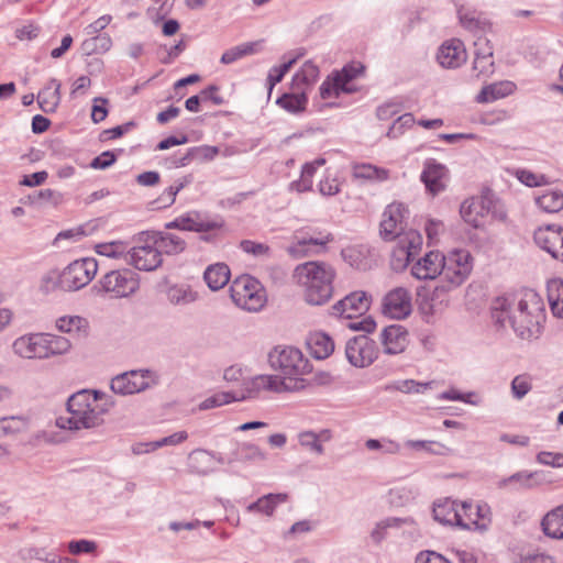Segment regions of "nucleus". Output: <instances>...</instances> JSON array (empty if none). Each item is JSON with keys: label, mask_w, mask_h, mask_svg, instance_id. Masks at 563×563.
<instances>
[{"label": "nucleus", "mask_w": 563, "mask_h": 563, "mask_svg": "<svg viewBox=\"0 0 563 563\" xmlns=\"http://www.w3.org/2000/svg\"><path fill=\"white\" fill-rule=\"evenodd\" d=\"M408 208L401 202H391L383 211L379 236L386 242L395 241L390 264L395 271H404L422 249V236L413 229L405 230Z\"/></svg>", "instance_id": "1"}, {"label": "nucleus", "mask_w": 563, "mask_h": 563, "mask_svg": "<svg viewBox=\"0 0 563 563\" xmlns=\"http://www.w3.org/2000/svg\"><path fill=\"white\" fill-rule=\"evenodd\" d=\"M334 267L325 262L310 261L296 266L292 280L310 305H323L333 296Z\"/></svg>", "instance_id": "2"}, {"label": "nucleus", "mask_w": 563, "mask_h": 563, "mask_svg": "<svg viewBox=\"0 0 563 563\" xmlns=\"http://www.w3.org/2000/svg\"><path fill=\"white\" fill-rule=\"evenodd\" d=\"M68 418L59 417L57 426L68 429L93 428L103 422L110 401L104 394L81 390L68 400Z\"/></svg>", "instance_id": "3"}, {"label": "nucleus", "mask_w": 563, "mask_h": 563, "mask_svg": "<svg viewBox=\"0 0 563 563\" xmlns=\"http://www.w3.org/2000/svg\"><path fill=\"white\" fill-rule=\"evenodd\" d=\"M333 241L334 236L330 231L319 227H305L294 232L288 253L297 257L321 254L328 251Z\"/></svg>", "instance_id": "4"}, {"label": "nucleus", "mask_w": 563, "mask_h": 563, "mask_svg": "<svg viewBox=\"0 0 563 563\" xmlns=\"http://www.w3.org/2000/svg\"><path fill=\"white\" fill-rule=\"evenodd\" d=\"M233 302L247 311H258L266 302V292L262 284L250 275L236 277L230 286Z\"/></svg>", "instance_id": "5"}, {"label": "nucleus", "mask_w": 563, "mask_h": 563, "mask_svg": "<svg viewBox=\"0 0 563 563\" xmlns=\"http://www.w3.org/2000/svg\"><path fill=\"white\" fill-rule=\"evenodd\" d=\"M268 362L285 379H305L303 376L310 373L308 360L298 349L291 346H276L269 352Z\"/></svg>", "instance_id": "6"}, {"label": "nucleus", "mask_w": 563, "mask_h": 563, "mask_svg": "<svg viewBox=\"0 0 563 563\" xmlns=\"http://www.w3.org/2000/svg\"><path fill=\"white\" fill-rule=\"evenodd\" d=\"M128 254L129 264L140 271H155L163 263V258L150 231L141 232L135 238V244Z\"/></svg>", "instance_id": "7"}, {"label": "nucleus", "mask_w": 563, "mask_h": 563, "mask_svg": "<svg viewBox=\"0 0 563 563\" xmlns=\"http://www.w3.org/2000/svg\"><path fill=\"white\" fill-rule=\"evenodd\" d=\"M224 222L220 218H203L198 212H187L166 223L167 229L198 232L203 241L217 239L223 230Z\"/></svg>", "instance_id": "8"}, {"label": "nucleus", "mask_w": 563, "mask_h": 563, "mask_svg": "<svg viewBox=\"0 0 563 563\" xmlns=\"http://www.w3.org/2000/svg\"><path fill=\"white\" fill-rule=\"evenodd\" d=\"M443 266V283L441 286L445 290H451L461 286L471 275L473 269V257L466 250H454L450 252Z\"/></svg>", "instance_id": "9"}, {"label": "nucleus", "mask_w": 563, "mask_h": 563, "mask_svg": "<svg viewBox=\"0 0 563 563\" xmlns=\"http://www.w3.org/2000/svg\"><path fill=\"white\" fill-rule=\"evenodd\" d=\"M98 272L95 258L86 257L74 261L62 273L59 286L67 291L77 290L88 285Z\"/></svg>", "instance_id": "10"}, {"label": "nucleus", "mask_w": 563, "mask_h": 563, "mask_svg": "<svg viewBox=\"0 0 563 563\" xmlns=\"http://www.w3.org/2000/svg\"><path fill=\"white\" fill-rule=\"evenodd\" d=\"M364 73V66L358 62H353L341 71L333 74L324 80L320 87L322 99L338 97L341 92L350 93L356 90L353 81Z\"/></svg>", "instance_id": "11"}, {"label": "nucleus", "mask_w": 563, "mask_h": 563, "mask_svg": "<svg viewBox=\"0 0 563 563\" xmlns=\"http://www.w3.org/2000/svg\"><path fill=\"white\" fill-rule=\"evenodd\" d=\"M541 311L540 300L533 294L526 295L515 302V314L510 320V327L522 338L530 335L532 327L538 323Z\"/></svg>", "instance_id": "12"}, {"label": "nucleus", "mask_w": 563, "mask_h": 563, "mask_svg": "<svg viewBox=\"0 0 563 563\" xmlns=\"http://www.w3.org/2000/svg\"><path fill=\"white\" fill-rule=\"evenodd\" d=\"M101 288L115 298L128 297L139 288V279L130 269L112 271L100 280Z\"/></svg>", "instance_id": "13"}, {"label": "nucleus", "mask_w": 563, "mask_h": 563, "mask_svg": "<svg viewBox=\"0 0 563 563\" xmlns=\"http://www.w3.org/2000/svg\"><path fill=\"white\" fill-rule=\"evenodd\" d=\"M492 205L487 196L472 197L462 202L460 214L466 224L481 229L489 222Z\"/></svg>", "instance_id": "14"}, {"label": "nucleus", "mask_w": 563, "mask_h": 563, "mask_svg": "<svg viewBox=\"0 0 563 563\" xmlns=\"http://www.w3.org/2000/svg\"><path fill=\"white\" fill-rule=\"evenodd\" d=\"M457 526L467 530L485 531L492 523V510L487 504L474 506L472 503L462 501Z\"/></svg>", "instance_id": "15"}, {"label": "nucleus", "mask_w": 563, "mask_h": 563, "mask_svg": "<svg viewBox=\"0 0 563 563\" xmlns=\"http://www.w3.org/2000/svg\"><path fill=\"white\" fill-rule=\"evenodd\" d=\"M345 354L352 365L365 367L377 358L378 350L375 341L366 335H360L347 342Z\"/></svg>", "instance_id": "16"}, {"label": "nucleus", "mask_w": 563, "mask_h": 563, "mask_svg": "<svg viewBox=\"0 0 563 563\" xmlns=\"http://www.w3.org/2000/svg\"><path fill=\"white\" fill-rule=\"evenodd\" d=\"M412 310L410 291L404 287H397L388 291L383 299V313L391 319H404Z\"/></svg>", "instance_id": "17"}, {"label": "nucleus", "mask_w": 563, "mask_h": 563, "mask_svg": "<svg viewBox=\"0 0 563 563\" xmlns=\"http://www.w3.org/2000/svg\"><path fill=\"white\" fill-rule=\"evenodd\" d=\"M252 388L256 391L284 393L299 391L307 387L306 379H285L277 375H258L251 382Z\"/></svg>", "instance_id": "18"}, {"label": "nucleus", "mask_w": 563, "mask_h": 563, "mask_svg": "<svg viewBox=\"0 0 563 563\" xmlns=\"http://www.w3.org/2000/svg\"><path fill=\"white\" fill-rule=\"evenodd\" d=\"M537 245L553 258L563 262V228L556 224L540 227L534 232Z\"/></svg>", "instance_id": "19"}, {"label": "nucleus", "mask_w": 563, "mask_h": 563, "mask_svg": "<svg viewBox=\"0 0 563 563\" xmlns=\"http://www.w3.org/2000/svg\"><path fill=\"white\" fill-rule=\"evenodd\" d=\"M152 383L147 371H131L115 376L111 380V389L115 394L132 395L146 389Z\"/></svg>", "instance_id": "20"}, {"label": "nucleus", "mask_w": 563, "mask_h": 563, "mask_svg": "<svg viewBox=\"0 0 563 563\" xmlns=\"http://www.w3.org/2000/svg\"><path fill=\"white\" fill-rule=\"evenodd\" d=\"M369 305L371 297L366 292L357 290L338 301L332 307V312L336 317L352 319L364 314L368 310Z\"/></svg>", "instance_id": "21"}, {"label": "nucleus", "mask_w": 563, "mask_h": 563, "mask_svg": "<svg viewBox=\"0 0 563 563\" xmlns=\"http://www.w3.org/2000/svg\"><path fill=\"white\" fill-rule=\"evenodd\" d=\"M420 178L428 192L435 196L446 188L450 178L449 169L445 165L430 158L424 162Z\"/></svg>", "instance_id": "22"}, {"label": "nucleus", "mask_w": 563, "mask_h": 563, "mask_svg": "<svg viewBox=\"0 0 563 563\" xmlns=\"http://www.w3.org/2000/svg\"><path fill=\"white\" fill-rule=\"evenodd\" d=\"M445 258L439 251L427 253L412 266V275L418 279H433L442 274Z\"/></svg>", "instance_id": "23"}, {"label": "nucleus", "mask_w": 563, "mask_h": 563, "mask_svg": "<svg viewBox=\"0 0 563 563\" xmlns=\"http://www.w3.org/2000/svg\"><path fill=\"white\" fill-rule=\"evenodd\" d=\"M380 341L386 354H400L409 344L408 331L400 324H391L382 331Z\"/></svg>", "instance_id": "24"}, {"label": "nucleus", "mask_w": 563, "mask_h": 563, "mask_svg": "<svg viewBox=\"0 0 563 563\" xmlns=\"http://www.w3.org/2000/svg\"><path fill=\"white\" fill-rule=\"evenodd\" d=\"M12 349L23 358H44V333L22 335L13 342Z\"/></svg>", "instance_id": "25"}, {"label": "nucleus", "mask_w": 563, "mask_h": 563, "mask_svg": "<svg viewBox=\"0 0 563 563\" xmlns=\"http://www.w3.org/2000/svg\"><path fill=\"white\" fill-rule=\"evenodd\" d=\"M437 58L442 67L456 68L466 62L467 54L464 44L452 38L440 46Z\"/></svg>", "instance_id": "26"}, {"label": "nucleus", "mask_w": 563, "mask_h": 563, "mask_svg": "<svg viewBox=\"0 0 563 563\" xmlns=\"http://www.w3.org/2000/svg\"><path fill=\"white\" fill-rule=\"evenodd\" d=\"M475 58L473 62V70L476 71V77L488 76L494 73L493 49L489 41L485 37H479L475 42Z\"/></svg>", "instance_id": "27"}, {"label": "nucleus", "mask_w": 563, "mask_h": 563, "mask_svg": "<svg viewBox=\"0 0 563 563\" xmlns=\"http://www.w3.org/2000/svg\"><path fill=\"white\" fill-rule=\"evenodd\" d=\"M163 292L167 301L175 306L192 303L199 297L198 291L185 283H166Z\"/></svg>", "instance_id": "28"}, {"label": "nucleus", "mask_w": 563, "mask_h": 563, "mask_svg": "<svg viewBox=\"0 0 563 563\" xmlns=\"http://www.w3.org/2000/svg\"><path fill=\"white\" fill-rule=\"evenodd\" d=\"M516 90V85L509 80H503L486 85L476 96L475 100L478 103H489L512 95Z\"/></svg>", "instance_id": "29"}, {"label": "nucleus", "mask_w": 563, "mask_h": 563, "mask_svg": "<svg viewBox=\"0 0 563 563\" xmlns=\"http://www.w3.org/2000/svg\"><path fill=\"white\" fill-rule=\"evenodd\" d=\"M151 234L161 255H178L187 247L186 241L177 234L155 231H152Z\"/></svg>", "instance_id": "30"}, {"label": "nucleus", "mask_w": 563, "mask_h": 563, "mask_svg": "<svg viewBox=\"0 0 563 563\" xmlns=\"http://www.w3.org/2000/svg\"><path fill=\"white\" fill-rule=\"evenodd\" d=\"M37 102L44 112H54L60 102V82L55 78L51 79L37 93Z\"/></svg>", "instance_id": "31"}, {"label": "nucleus", "mask_w": 563, "mask_h": 563, "mask_svg": "<svg viewBox=\"0 0 563 563\" xmlns=\"http://www.w3.org/2000/svg\"><path fill=\"white\" fill-rule=\"evenodd\" d=\"M462 501L444 499L435 504L433 508L434 519L444 525L457 526Z\"/></svg>", "instance_id": "32"}, {"label": "nucleus", "mask_w": 563, "mask_h": 563, "mask_svg": "<svg viewBox=\"0 0 563 563\" xmlns=\"http://www.w3.org/2000/svg\"><path fill=\"white\" fill-rule=\"evenodd\" d=\"M55 327L59 332L73 336H86L89 332L88 320L80 316H62L56 319Z\"/></svg>", "instance_id": "33"}, {"label": "nucleus", "mask_w": 563, "mask_h": 563, "mask_svg": "<svg viewBox=\"0 0 563 563\" xmlns=\"http://www.w3.org/2000/svg\"><path fill=\"white\" fill-rule=\"evenodd\" d=\"M231 271L224 263L211 264L203 273V279L212 291L223 288L229 283Z\"/></svg>", "instance_id": "34"}, {"label": "nucleus", "mask_w": 563, "mask_h": 563, "mask_svg": "<svg viewBox=\"0 0 563 563\" xmlns=\"http://www.w3.org/2000/svg\"><path fill=\"white\" fill-rule=\"evenodd\" d=\"M541 527L547 537L563 540V504L545 514Z\"/></svg>", "instance_id": "35"}, {"label": "nucleus", "mask_w": 563, "mask_h": 563, "mask_svg": "<svg viewBox=\"0 0 563 563\" xmlns=\"http://www.w3.org/2000/svg\"><path fill=\"white\" fill-rule=\"evenodd\" d=\"M310 353L318 360L329 357L334 351V343L332 339L323 332H313L309 335L307 341Z\"/></svg>", "instance_id": "36"}, {"label": "nucleus", "mask_w": 563, "mask_h": 563, "mask_svg": "<svg viewBox=\"0 0 563 563\" xmlns=\"http://www.w3.org/2000/svg\"><path fill=\"white\" fill-rule=\"evenodd\" d=\"M515 314V299L509 296L497 297L492 305V316L501 327L510 325Z\"/></svg>", "instance_id": "37"}, {"label": "nucleus", "mask_w": 563, "mask_h": 563, "mask_svg": "<svg viewBox=\"0 0 563 563\" xmlns=\"http://www.w3.org/2000/svg\"><path fill=\"white\" fill-rule=\"evenodd\" d=\"M319 77V68L311 62H306L292 78V88L297 91H306Z\"/></svg>", "instance_id": "38"}, {"label": "nucleus", "mask_w": 563, "mask_h": 563, "mask_svg": "<svg viewBox=\"0 0 563 563\" xmlns=\"http://www.w3.org/2000/svg\"><path fill=\"white\" fill-rule=\"evenodd\" d=\"M191 179L189 176H185L174 181L168 188H166L161 196L152 202L154 209H165L174 205L176 197L180 190H183Z\"/></svg>", "instance_id": "39"}, {"label": "nucleus", "mask_w": 563, "mask_h": 563, "mask_svg": "<svg viewBox=\"0 0 563 563\" xmlns=\"http://www.w3.org/2000/svg\"><path fill=\"white\" fill-rule=\"evenodd\" d=\"M71 349L70 341L60 335L44 333V358L64 355Z\"/></svg>", "instance_id": "40"}, {"label": "nucleus", "mask_w": 563, "mask_h": 563, "mask_svg": "<svg viewBox=\"0 0 563 563\" xmlns=\"http://www.w3.org/2000/svg\"><path fill=\"white\" fill-rule=\"evenodd\" d=\"M324 164L325 159L321 157L306 163L301 168L300 178L297 181H294L291 186L299 192L310 190L312 188V180L317 169Z\"/></svg>", "instance_id": "41"}, {"label": "nucleus", "mask_w": 563, "mask_h": 563, "mask_svg": "<svg viewBox=\"0 0 563 563\" xmlns=\"http://www.w3.org/2000/svg\"><path fill=\"white\" fill-rule=\"evenodd\" d=\"M353 176L358 179L384 181L389 177V170L367 163L353 166Z\"/></svg>", "instance_id": "42"}, {"label": "nucleus", "mask_w": 563, "mask_h": 563, "mask_svg": "<svg viewBox=\"0 0 563 563\" xmlns=\"http://www.w3.org/2000/svg\"><path fill=\"white\" fill-rule=\"evenodd\" d=\"M548 301L554 316L563 318V282L551 279L548 283Z\"/></svg>", "instance_id": "43"}, {"label": "nucleus", "mask_w": 563, "mask_h": 563, "mask_svg": "<svg viewBox=\"0 0 563 563\" xmlns=\"http://www.w3.org/2000/svg\"><path fill=\"white\" fill-rule=\"evenodd\" d=\"M537 206L548 213H556L563 209V192L547 190L536 198Z\"/></svg>", "instance_id": "44"}, {"label": "nucleus", "mask_w": 563, "mask_h": 563, "mask_svg": "<svg viewBox=\"0 0 563 563\" xmlns=\"http://www.w3.org/2000/svg\"><path fill=\"white\" fill-rule=\"evenodd\" d=\"M331 439L329 430H322L319 433L312 431H303L299 434V442L303 448H307L317 454L323 453L322 442Z\"/></svg>", "instance_id": "45"}, {"label": "nucleus", "mask_w": 563, "mask_h": 563, "mask_svg": "<svg viewBox=\"0 0 563 563\" xmlns=\"http://www.w3.org/2000/svg\"><path fill=\"white\" fill-rule=\"evenodd\" d=\"M261 42H249L240 44L235 47H232L225 51L221 56V63L223 64H232L247 55H252L260 49Z\"/></svg>", "instance_id": "46"}, {"label": "nucleus", "mask_w": 563, "mask_h": 563, "mask_svg": "<svg viewBox=\"0 0 563 563\" xmlns=\"http://www.w3.org/2000/svg\"><path fill=\"white\" fill-rule=\"evenodd\" d=\"M287 500L286 494H269L260 498L256 503L250 505V511H261L267 516L272 515L276 505Z\"/></svg>", "instance_id": "47"}, {"label": "nucleus", "mask_w": 563, "mask_h": 563, "mask_svg": "<svg viewBox=\"0 0 563 563\" xmlns=\"http://www.w3.org/2000/svg\"><path fill=\"white\" fill-rule=\"evenodd\" d=\"M27 419L21 416L4 417L0 419V435H14L27 429Z\"/></svg>", "instance_id": "48"}, {"label": "nucleus", "mask_w": 563, "mask_h": 563, "mask_svg": "<svg viewBox=\"0 0 563 563\" xmlns=\"http://www.w3.org/2000/svg\"><path fill=\"white\" fill-rule=\"evenodd\" d=\"M505 483L515 488H532L541 484L538 472H519L508 477Z\"/></svg>", "instance_id": "49"}, {"label": "nucleus", "mask_w": 563, "mask_h": 563, "mask_svg": "<svg viewBox=\"0 0 563 563\" xmlns=\"http://www.w3.org/2000/svg\"><path fill=\"white\" fill-rule=\"evenodd\" d=\"M277 104L289 112H299L306 108L307 97L303 91L285 93L277 99Z\"/></svg>", "instance_id": "50"}, {"label": "nucleus", "mask_w": 563, "mask_h": 563, "mask_svg": "<svg viewBox=\"0 0 563 563\" xmlns=\"http://www.w3.org/2000/svg\"><path fill=\"white\" fill-rule=\"evenodd\" d=\"M95 252L109 258H120L128 253V245L123 241H111L95 245Z\"/></svg>", "instance_id": "51"}, {"label": "nucleus", "mask_w": 563, "mask_h": 563, "mask_svg": "<svg viewBox=\"0 0 563 563\" xmlns=\"http://www.w3.org/2000/svg\"><path fill=\"white\" fill-rule=\"evenodd\" d=\"M512 175L528 187H540L550 184V180L545 175L533 173L526 168H517L512 172Z\"/></svg>", "instance_id": "52"}, {"label": "nucleus", "mask_w": 563, "mask_h": 563, "mask_svg": "<svg viewBox=\"0 0 563 563\" xmlns=\"http://www.w3.org/2000/svg\"><path fill=\"white\" fill-rule=\"evenodd\" d=\"M435 385L434 380L417 382L415 379H404L395 384V389L405 394H424Z\"/></svg>", "instance_id": "53"}, {"label": "nucleus", "mask_w": 563, "mask_h": 563, "mask_svg": "<svg viewBox=\"0 0 563 563\" xmlns=\"http://www.w3.org/2000/svg\"><path fill=\"white\" fill-rule=\"evenodd\" d=\"M219 154V148L211 145H199L189 148V155L192 161L206 163L214 159Z\"/></svg>", "instance_id": "54"}, {"label": "nucleus", "mask_w": 563, "mask_h": 563, "mask_svg": "<svg viewBox=\"0 0 563 563\" xmlns=\"http://www.w3.org/2000/svg\"><path fill=\"white\" fill-rule=\"evenodd\" d=\"M532 388V378L527 374L516 376L511 382V391L515 398H523Z\"/></svg>", "instance_id": "55"}, {"label": "nucleus", "mask_w": 563, "mask_h": 563, "mask_svg": "<svg viewBox=\"0 0 563 563\" xmlns=\"http://www.w3.org/2000/svg\"><path fill=\"white\" fill-rule=\"evenodd\" d=\"M296 63V59H289L287 63H284L280 66L273 67L269 70L268 77H267V84H268V93H272L273 88L276 84L280 82L285 75L290 70L292 65Z\"/></svg>", "instance_id": "56"}, {"label": "nucleus", "mask_w": 563, "mask_h": 563, "mask_svg": "<svg viewBox=\"0 0 563 563\" xmlns=\"http://www.w3.org/2000/svg\"><path fill=\"white\" fill-rule=\"evenodd\" d=\"M236 398L233 397L229 393H217L207 399H205L200 405L199 408L201 410L212 409L216 407H220L222 405L230 404L231 401L235 400Z\"/></svg>", "instance_id": "57"}, {"label": "nucleus", "mask_w": 563, "mask_h": 563, "mask_svg": "<svg viewBox=\"0 0 563 563\" xmlns=\"http://www.w3.org/2000/svg\"><path fill=\"white\" fill-rule=\"evenodd\" d=\"M188 434L186 431H178L169 437H165L158 441H154L147 444L148 449L146 452L157 450L166 445H176L187 440Z\"/></svg>", "instance_id": "58"}, {"label": "nucleus", "mask_w": 563, "mask_h": 563, "mask_svg": "<svg viewBox=\"0 0 563 563\" xmlns=\"http://www.w3.org/2000/svg\"><path fill=\"white\" fill-rule=\"evenodd\" d=\"M405 445L415 451H427L432 453H441L445 446L435 441H419V440H408Z\"/></svg>", "instance_id": "59"}, {"label": "nucleus", "mask_w": 563, "mask_h": 563, "mask_svg": "<svg viewBox=\"0 0 563 563\" xmlns=\"http://www.w3.org/2000/svg\"><path fill=\"white\" fill-rule=\"evenodd\" d=\"M319 191L323 196H333L340 191V181L329 172L319 183Z\"/></svg>", "instance_id": "60"}, {"label": "nucleus", "mask_w": 563, "mask_h": 563, "mask_svg": "<svg viewBox=\"0 0 563 563\" xmlns=\"http://www.w3.org/2000/svg\"><path fill=\"white\" fill-rule=\"evenodd\" d=\"M108 99L103 97H96L91 109V120L95 123L102 122L108 115Z\"/></svg>", "instance_id": "61"}, {"label": "nucleus", "mask_w": 563, "mask_h": 563, "mask_svg": "<svg viewBox=\"0 0 563 563\" xmlns=\"http://www.w3.org/2000/svg\"><path fill=\"white\" fill-rule=\"evenodd\" d=\"M537 461L543 465L563 467V453L543 451L537 455Z\"/></svg>", "instance_id": "62"}, {"label": "nucleus", "mask_w": 563, "mask_h": 563, "mask_svg": "<svg viewBox=\"0 0 563 563\" xmlns=\"http://www.w3.org/2000/svg\"><path fill=\"white\" fill-rule=\"evenodd\" d=\"M240 247L243 252L252 254L254 256H264L269 252L268 245L264 243L254 242L251 240H244L240 243Z\"/></svg>", "instance_id": "63"}, {"label": "nucleus", "mask_w": 563, "mask_h": 563, "mask_svg": "<svg viewBox=\"0 0 563 563\" xmlns=\"http://www.w3.org/2000/svg\"><path fill=\"white\" fill-rule=\"evenodd\" d=\"M416 563H451L442 554L434 551H421L417 558Z\"/></svg>", "instance_id": "64"}]
</instances>
